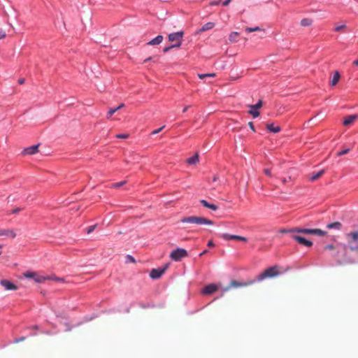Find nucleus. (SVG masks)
<instances>
[{
	"label": "nucleus",
	"mask_w": 358,
	"mask_h": 358,
	"mask_svg": "<svg viewBox=\"0 0 358 358\" xmlns=\"http://www.w3.org/2000/svg\"><path fill=\"white\" fill-rule=\"evenodd\" d=\"M254 281H250L248 283L247 282H240L238 281H236V280H231V282H230V285L229 287H226L224 289V291H227L229 290L231 287H243V286H246L248 285H250L252 283H253Z\"/></svg>",
	"instance_id": "11"
},
{
	"label": "nucleus",
	"mask_w": 358,
	"mask_h": 358,
	"mask_svg": "<svg viewBox=\"0 0 358 358\" xmlns=\"http://www.w3.org/2000/svg\"><path fill=\"white\" fill-rule=\"evenodd\" d=\"M357 117L358 116L357 115H348L345 117L343 123L345 126L350 125L357 118Z\"/></svg>",
	"instance_id": "17"
},
{
	"label": "nucleus",
	"mask_w": 358,
	"mask_h": 358,
	"mask_svg": "<svg viewBox=\"0 0 358 358\" xmlns=\"http://www.w3.org/2000/svg\"><path fill=\"white\" fill-rule=\"evenodd\" d=\"M199 155L198 154H195L192 157L188 158L187 159V162L189 164H196L199 162Z\"/></svg>",
	"instance_id": "24"
},
{
	"label": "nucleus",
	"mask_w": 358,
	"mask_h": 358,
	"mask_svg": "<svg viewBox=\"0 0 358 358\" xmlns=\"http://www.w3.org/2000/svg\"><path fill=\"white\" fill-rule=\"evenodd\" d=\"M238 36V32H236V31L232 32L229 35V40L231 42H235V41H237Z\"/></svg>",
	"instance_id": "28"
},
{
	"label": "nucleus",
	"mask_w": 358,
	"mask_h": 358,
	"mask_svg": "<svg viewBox=\"0 0 358 358\" xmlns=\"http://www.w3.org/2000/svg\"><path fill=\"white\" fill-rule=\"evenodd\" d=\"M71 327H69L66 331H71Z\"/></svg>",
	"instance_id": "63"
},
{
	"label": "nucleus",
	"mask_w": 358,
	"mask_h": 358,
	"mask_svg": "<svg viewBox=\"0 0 358 358\" xmlns=\"http://www.w3.org/2000/svg\"><path fill=\"white\" fill-rule=\"evenodd\" d=\"M183 31L173 32L169 34V41H181L183 37Z\"/></svg>",
	"instance_id": "12"
},
{
	"label": "nucleus",
	"mask_w": 358,
	"mask_h": 358,
	"mask_svg": "<svg viewBox=\"0 0 358 358\" xmlns=\"http://www.w3.org/2000/svg\"><path fill=\"white\" fill-rule=\"evenodd\" d=\"M248 125L253 131H255L254 124L252 122H250Z\"/></svg>",
	"instance_id": "46"
},
{
	"label": "nucleus",
	"mask_w": 358,
	"mask_h": 358,
	"mask_svg": "<svg viewBox=\"0 0 358 358\" xmlns=\"http://www.w3.org/2000/svg\"><path fill=\"white\" fill-rule=\"evenodd\" d=\"M26 339L25 336H21L19 338H16L14 339L13 343H18L20 342L24 341Z\"/></svg>",
	"instance_id": "35"
},
{
	"label": "nucleus",
	"mask_w": 358,
	"mask_h": 358,
	"mask_svg": "<svg viewBox=\"0 0 358 358\" xmlns=\"http://www.w3.org/2000/svg\"><path fill=\"white\" fill-rule=\"evenodd\" d=\"M187 251L183 248H177L173 250L170 255V257L172 260L176 262L180 261L182 258L187 257Z\"/></svg>",
	"instance_id": "3"
},
{
	"label": "nucleus",
	"mask_w": 358,
	"mask_h": 358,
	"mask_svg": "<svg viewBox=\"0 0 358 358\" xmlns=\"http://www.w3.org/2000/svg\"><path fill=\"white\" fill-rule=\"evenodd\" d=\"M200 203L206 208H208L213 211H215L218 209V206L213 204V203H208L207 201L204 200V199H201L200 200Z\"/></svg>",
	"instance_id": "16"
},
{
	"label": "nucleus",
	"mask_w": 358,
	"mask_h": 358,
	"mask_svg": "<svg viewBox=\"0 0 358 358\" xmlns=\"http://www.w3.org/2000/svg\"><path fill=\"white\" fill-rule=\"evenodd\" d=\"M341 223L339 222H335L333 223H329L327 225V228L329 229H337L339 230L341 228Z\"/></svg>",
	"instance_id": "21"
},
{
	"label": "nucleus",
	"mask_w": 358,
	"mask_h": 358,
	"mask_svg": "<svg viewBox=\"0 0 358 358\" xmlns=\"http://www.w3.org/2000/svg\"><path fill=\"white\" fill-rule=\"evenodd\" d=\"M220 237L222 238L224 240L229 241V240H236L238 241L239 236L238 235H231L229 234H221L219 235Z\"/></svg>",
	"instance_id": "18"
},
{
	"label": "nucleus",
	"mask_w": 358,
	"mask_h": 358,
	"mask_svg": "<svg viewBox=\"0 0 358 358\" xmlns=\"http://www.w3.org/2000/svg\"><path fill=\"white\" fill-rule=\"evenodd\" d=\"M266 128L270 132L272 133H278L280 131V127L278 126L275 127L273 124H268L266 125Z\"/></svg>",
	"instance_id": "23"
},
{
	"label": "nucleus",
	"mask_w": 358,
	"mask_h": 358,
	"mask_svg": "<svg viewBox=\"0 0 358 358\" xmlns=\"http://www.w3.org/2000/svg\"><path fill=\"white\" fill-rule=\"evenodd\" d=\"M164 127H165V126H162V127L154 130L152 132V134H157L159 133Z\"/></svg>",
	"instance_id": "39"
},
{
	"label": "nucleus",
	"mask_w": 358,
	"mask_h": 358,
	"mask_svg": "<svg viewBox=\"0 0 358 358\" xmlns=\"http://www.w3.org/2000/svg\"><path fill=\"white\" fill-rule=\"evenodd\" d=\"M262 101L259 100L256 104L249 105V108L250 110H249V113L252 115L254 118L257 117L259 115V112L258 109H259L262 106Z\"/></svg>",
	"instance_id": "6"
},
{
	"label": "nucleus",
	"mask_w": 358,
	"mask_h": 358,
	"mask_svg": "<svg viewBox=\"0 0 358 358\" xmlns=\"http://www.w3.org/2000/svg\"><path fill=\"white\" fill-rule=\"evenodd\" d=\"M347 236L351 237L355 242L358 243V231L351 232Z\"/></svg>",
	"instance_id": "27"
},
{
	"label": "nucleus",
	"mask_w": 358,
	"mask_h": 358,
	"mask_svg": "<svg viewBox=\"0 0 358 358\" xmlns=\"http://www.w3.org/2000/svg\"><path fill=\"white\" fill-rule=\"evenodd\" d=\"M129 311H130L129 308H127V309L126 310V312H127V313H129Z\"/></svg>",
	"instance_id": "62"
},
{
	"label": "nucleus",
	"mask_w": 358,
	"mask_h": 358,
	"mask_svg": "<svg viewBox=\"0 0 358 358\" xmlns=\"http://www.w3.org/2000/svg\"><path fill=\"white\" fill-rule=\"evenodd\" d=\"M345 27V24L337 26L334 28V31H336V32L340 31L341 29H344Z\"/></svg>",
	"instance_id": "38"
},
{
	"label": "nucleus",
	"mask_w": 358,
	"mask_h": 358,
	"mask_svg": "<svg viewBox=\"0 0 358 358\" xmlns=\"http://www.w3.org/2000/svg\"><path fill=\"white\" fill-rule=\"evenodd\" d=\"M181 222L182 223H191V224H208V225H213V222L210 220H208L207 218L203 217H197V216H189V217H184L181 219Z\"/></svg>",
	"instance_id": "1"
},
{
	"label": "nucleus",
	"mask_w": 358,
	"mask_h": 358,
	"mask_svg": "<svg viewBox=\"0 0 358 358\" xmlns=\"http://www.w3.org/2000/svg\"><path fill=\"white\" fill-rule=\"evenodd\" d=\"M0 285L4 287L6 290H17V286L15 285L13 282L11 281L3 279L0 280Z\"/></svg>",
	"instance_id": "9"
},
{
	"label": "nucleus",
	"mask_w": 358,
	"mask_h": 358,
	"mask_svg": "<svg viewBox=\"0 0 358 358\" xmlns=\"http://www.w3.org/2000/svg\"><path fill=\"white\" fill-rule=\"evenodd\" d=\"M334 248V246L331 244L330 245H327L326 247H325V249L326 250H333Z\"/></svg>",
	"instance_id": "48"
},
{
	"label": "nucleus",
	"mask_w": 358,
	"mask_h": 358,
	"mask_svg": "<svg viewBox=\"0 0 358 358\" xmlns=\"http://www.w3.org/2000/svg\"><path fill=\"white\" fill-rule=\"evenodd\" d=\"M231 0H225L222 2V6H227L229 4V3L231 2Z\"/></svg>",
	"instance_id": "45"
},
{
	"label": "nucleus",
	"mask_w": 358,
	"mask_h": 358,
	"mask_svg": "<svg viewBox=\"0 0 358 358\" xmlns=\"http://www.w3.org/2000/svg\"><path fill=\"white\" fill-rule=\"evenodd\" d=\"M280 233L282 234H290L291 235L294 234L296 233L302 234V228L301 227H293L289 229H281L279 231Z\"/></svg>",
	"instance_id": "13"
},
{
	"label": "nucleus",
	"mask_w": 358,
	"mask_h": 358,
	"mask_svg": "<svg viewBox=\"0 0 358 358\" xmlns=\"http://www.w3.org/2000/svg\"><path fill=\"white\" fill-rule=\"evenodd\" d=\"M36 334V333H32V332H31V333L29 334V336H35Z\"/></svg>",
	"instance_id": "60"
},
{
	"label": "nucleus",
	"mask_w": 358,
	"mask_h": 358,
	"mask_svg": "<svg viewBox=\"0 0 358 358\" xmlns=\"http://www.w3.org/2000/svg\"><path fill=\"white\" fill-rule=\"evenodd\" d=\"M218 287L215 284H209L205 286L202 289V293L206 295H209L217 290Z\"/></svg>",
	"instance_id": "10"
},
{
	"label": "nucleus",
	"mask_w": 358,
	"mask_h": 358,
	"mask_svg": "<svg viewBox=\"0 0 358 358\" xmlns=\"http://www.w3.org/2000/svg\"><path fill=\"white\" fill-rule=\"evenodd\" d=\"M96 224H94V225H92V226H90L87 229V234H90L92 233L96 228Z\"/></svg>",
	"instance_id": "36"
},
{
	"label": "nucleus",
	"mask_w": 358,
	"mask_h": 358,
	"mask_svg": "<svg viewBox=\"0 0 358 358\" xmlns=\"http://www.w3.org/2000/svg\"><path fill=\"white\" fill-rule=\"evenodd\" d=\"M163 41V36L162 35H158L155 38L150 41L147 44L150 45H155L160 44Z\"/></svg>",
	"instance_id": "19"
},
{
	"label": "nucleus",
	"mask_w": 358,
	"mask_h": 358,
	"mask_svg": "<svg viewBox=\"0 0 358 358\" xmlns=\"http://www.w3.org/2000/svg\"><path fill=\"white\" fill-rule=\"evenodd\" d=\"M124 106V103H121L120 106H118L117 107H116V108H117V110H120V108H123Z\"/></svg>",
	"instance_id": "56"
},
{
	"label": "nucleus",
	"mask_w": 358,
	"mask_h": 358,
	"mask_svg": "<svg viewBox=\"0 0 358 358\" xmlns=\"http://www.w3.org/2000/svg\"><path fill=\"white\" fill-rule=\"evenodd\" d=\"M168 267L169 264H167L164 267L152 269L150 273V277L155 280L159 278L165 273Z\"/></svg>",
	"instance_id": "4"
},
{
	"label": "nucleus",
	"mask_w": 358,
	"mask_h": 358,
	"mask_svg": "<svg viewBox=\"0 0 358 358\" xmlns=\"http://www.w3.org/2000/svg\"><path fill=\"white\" fill-rule=\"evenodd\" d=\"M302 234H311V235H317L320 236H323L326 235L327 232L325 231H322L319 229H306L302 228Z\"/></svg>",
	"instance_id": "7"
},
{
	"label": "nucleus",
	"mask_w": 358,
	"mask_h": 358,
	"mask_svg": "<svg viewBox=\"0 0 358 358\" xmlns=\"http://www.w3.org/2000/svg\"><path fill=\"white\" fill-rule=\"evenodd\" d=\"M198 76L200 79L203 80L206 78H213L215 76V73H203V74H198Z\"/></svg>",
	"instance_id": "29"
},
{
	"label": "nucleus",
	"mask_w": 358,
	"mask_h": 358,
	"mask_svg": "<svg viewBox=\"0 0 358 358\" xmlns=\"http://www.w3.org/2000/svg\"><path fill=\"white\" fill-rule=\"evenodd\" d=\"M29 329L32 330V329H38V325H34L33 327H29Z\"/></svg>",
	"instance_id": "54"
},
{
	"label": "nucleus",
	"mask_w": 358,
	"mask_h": 358,
	"mask_svg": "<svg viewBox=\"0 0 358 358\" xmlns=\"http://www.w3.org/2000/svg\"><path fill=\"white\" fill-rule=\"evenodd\" d=\"M340 78H341V75H340L339 72L337 71H335L334 73V76L331 80L330 85L331 86H335L339 81Z\"/></svg>",
	"instance_id": "20"
},
{
	"label": "nucleus",
	"mask_w": 358,
	"mask_h": 358,
	"mask_svg": "<svg viewBox=\"0 0 358 358\" xmlns=\"http://www.w3.org/2000/svg\"><path fill=\"white\" fill-rule=\"evenodd\" d=\"M127 261V262H131V263H135L136 262V260L135 259L131 256V255H127L126 257Z\"/></svg>",
	"instance_id": "37"
},
{
	"label": "nucleus",
	"mask_w": 358,
	"mask_h": 358,
	"mask_svg": "<svg viewBox=\"0 0 358 358\" xmlns=\"http://www.w3.org/2000/svg\"><path fill=\"white\" fill-rule=\"evenodd\" d=\"M152 59V57H148L147 59H145L144 60V62L145 63V62H147L148 61H151Z\"/></svg>",
	"instance_id": "57"
},
{
	"label": "nucleus",
	"mask_w": 358,
	"mask_h": 358,
	"mask_svg": "<svg viewBox=\"0 0 358 358\" xmlns=\"http://www.w3.org/2000/svg\"><path fill=\"white\" fill-rule=\"evenodd\" d=\"M264 173L268 176H271V171L269 169H264Z\"/></svg>",
	"instance_id": "47"
},
{
	"label": "nucleus",
	"mask_w": 358,
	"mask_h": 358,
	"mask_svg": "<svg viewBox=\"0 0 358 358\" xmlns=\"http://www.w3.org/2000/svg\"><path fill=\"white\" fill-rule=\"evenodd\" d=\"M22 209H23V208H15V209L12 210L11 213H13V214H15V213H19L20 211H21Z\"/></svg>",
	"instance_id": "42"
},
{
	"label": "nucleus",
	"mask_w": 358,
	"mask_h": 358,
	"mask_svg": "<svg viewBox=\"0 0 358 358\" xmlns=\"http://www.w3.org/2000/svg\"><path fill=\"white\" fill-rule=\"evenodd\" d=\"M208 252V250H203L202 252H201V253L199 254V257L203 256V255L206 254Z\"/></svg>",
	"instance_id": "53"
},
{
	"label": "nucleus",
	"mask_w": 358,
	"mask_h": 358,
	"mask_svg": "<svg viewBox=\"0 0 358 358\" xmlns=\"http://www.w3.org/2000/svg\"><path fill=\"white\" fill-rule=\"evenodd\" d=\"M350 150V148H346V149L342 150L339 151V152L337 153V155H338V156H342V155H345V154L348 153Z\"/></svg>",
	"instance_id": "33"
},
{
	"label": "nucleus",
	"mask_w": 358,
	"mask_h": 358,
	"mask_svg": "<svg viewBox=\"0 0 358 358\" xmlns=\"http://www.w3.org/2000/svg\"><path fill=\"white\" fill-rule=\"evenodd\" d=\"M56 280H59V281H60V280H61V281H62V280H62V279H61V278H57Z\"/></svg>",
	"instance_id": "64"
},
{
	"label": "nucleus",
	"mask_w": 358,
	"mask_h": 358,
	"mask_svg": "<svg viewBox=\"0 0 358 358\" xmlns=\"http://www.w3.org/2000/svg\"><path fill=\"white\" fill-rule=\"evenodd\" d=\"M24 275L27 278L33 279L36 282H38V283H42L47 279V278H45L41 275H38L36 273L31 272V271H27V272L24 273Z\"/></svg>",
	"instance_id": "5"
},
{
	"label": "nucleus",
	"mask_w": 358,
	"mask_h": 358,
	"mask_svg": "<svg viewBox=\"0 0 358 358\" xmlns=\"http://www.w3.org/2000/svg\"><path fill=\"white\" fill-rule=\"evenodd\" d=\"M38 145H34L27 148L22 151V153L24 155H34L38 152Z\"/></svg>",
	"instance_id": "14"
},
{
	"label": "nucleus",
	"mask_w": 358,
	"mask_h": 358,
	"mask_svg": "<svg viewBox=\"0 0 358 358\" xmlns=\"http://www.w3.org/2000/svg\"><path fill=\"white\" fill-rule=\"evenodd\" d=\"M219 3V1H215L212 3L213 5H217Z\"/></svg>",
	"instance_id": "59"
},
{
	"label": "nucleus",
	"mask_w": 358,
	"mask_h": 358,
	"mask_svg": "<svg viewBox=\"0 0 358 358\" xmlns=\"http://www.w3.org/2000/svg\"><path fill=\"white\" fill-rule=\"evenodd\" d=\"M245 30H246L247 32H252V31H259L260 28L259 27H253V28L248 27V28H246Z\"/></svg>",
	"instance_id": "34"
},
{
	"label": "nucleus",
	"mask_w": 358,
	"mask_h": 358,
	"mask_svg": "<svg viewBox=\"0 0 358 358\" xmlns=\"http://www.w3.org/2000/svg\"><path fill=\"white\" fill-rule=\"evenodd\" d=\"M291 180V178H290V177H289L288 178H282V182L283 183H286V182H288L289 180Z\"/></svg>",
	"instance_id": "50"
},
{
	"label": "nucleus",
	"mask_w": 358,
	"mask_h": 358,
	"mask_svg": "<svg viewBox=\"0 0 358 358\" xmlns=\"http://www.w3.org/2000/svg\"><path fill=\"white\" fill-rule=\"evenodd\" d=\"M207 245H208V247H213L215 245H214V243H213L212 241H209L208 242Z\"/></svg>",
	"instance_id": "51"
},
{
	"label": "nucleus",
	"mask_w": 358,
	"mask_h": 358,
	"mask_svg": "<svg viewBox=\"0 0 358 358\" xmlns=\"http://www.w3.org/2000/svg\"><path fill=\"white\" fill-rule=\"evenodd\" d=\"M291 238L292 239H294V241H296V242H298L301 245H303L307 247H311L313 245V242L306 239L305 238H303L301 236L292 234V235H291Z\"/></svg>",
	"instance_id": "8"
},
{
	"label": "nucleus",
	"mask_w": 358,
	"mask_h": 358,
	"mask_svg": "<svg viewBox=\"0 0 358 358\" xmlns=\"http://www.w3.org/2000/svg\"><path fill=\"white\" fill-rule=\"evenodd\" d=\"M138 306L142 308H148L150 307H154V305H150V303H144L143 302H139Z\"/></svg>",
	"instance_id": "31"
},
{
	"label": "nucleus",
	"mask_w": 358,
	"mask_h": 358,
	"mask_svg": "<svg viewBox=\"0 0 358 358\" xmlns=\"http://www.w3.org/2000/svg\"><path fill=\"white\" fill-rule=\"evenodd\" d=\"M312 23L313 20L310 18H303L301 20V25L303 27H309Z\"/></svg>",
	"instance_id": "26"
},
{
	"label": "nucleus",
	"mask_w": 358,
	"mask_h": 358,
	"mask_svg": "<svg viewBox=\"0 0 358 358\" xmlns=\"http://www.w3.org/2000/svg\"><path fill=\"white\" fill-rule=\"evenodd\" d=\"M214 26H215V24L213 22H207L202 26V27L200 29V31H206L210 30V29H213L214 27Z\"/></svg>",
	"instance_id": "25"
},
{
	"label": "nucleus",
	"mask_w": 358,
	"mask_h": 358,
	"mask_svg": "<svg viewBox=\"0 0 358 358\" xmlns=\"http://www.w3.org/2000/svg\"><path fill=\"white\" fill-rule=\"evenodd\" d=\"M279 274V272L277 270V266H271L268 268L266 269L264 272L258 275L254 282H261L266 278H273L277 276Z\"/></svg>",
	"instance_id": "2"
},
{
	"label": "nucleus",
	"mask_w": 358,
	"mask_h": 358,
	"mask_svg": "<svg viewBox=\"0 0 358 358\" xmlns=\"http://www.w3.org/2000/svg\"><path fill=\"white\" fill-rule=\"evenodd\" d=\"M190 108V106H185V107L183 108V110H182V113H185V112H187V110H188V108Z\"/></svg>",
	"instance_id": "55"
},
{
	"label": "nucleus",
	"mask_w": 358,
	"mask_h": 358,
	"mask_svg": "<svg viewBox=\"0 0 358 358\" xmlns=\"http://www.w3.org/2000/svg\"><path fill=\"white\" fill-rule=\"evenodd\" d=\"M5 36H6V32L3 30L0 29V39L3 38Z\"/></svg>",
	"instance_id": "44"
},
{
	"label": "nucleus",
	"mask_w": 358,
	"mask_h": 358,
	"mask_svg": "<svg viewBox=\"0 0 358 358\" xmlns=\"http://www.w3.org/2000/svg\"><path fill=\"white\" fill-rule=\"evenodd\" d=\"M181 45H182V41H176V43L175 44H172L171 45L173 46V48H179L181 46Z\"/></svg>",
	"instance_id": "41"
},
{
	"label": "nucleus",
	"mask_w": 358,
	"mask_h": 358,
	"mask_svg": "<svg viewBox=\"0 0 358 358\" xmlns=\"http://www.w3.org/2000/svg\"><path fill=\"white\" fill-rule=\"evenodd\" d=\"M238 241L246 242L248 240H247V238L245 237L239 236Z\"/></svg>",
	"instance_id": "49"
},
{
	"label": "nucleus",
	"mask_w": 358,
	"mask_h": 358,
	"mask_svg": "<svg viewBox=\"0 0 358 358\" xmlns=\"http://www.w3.org/2000/svg\"><path fill=\"white\" fill-rule=\"evenodd\" d=\"M24 80H24V78H20V79L18 80V83H19L20 85H22L23 83H24Z\"/></svg>",
	"instance_id": "52"
},
{
	"label": "nucleus",
	"mask_w": 358,
	"mask_h": 358,
	"mask_svg": "<svg viewBox=\"0 0 358 358\" xmlns=\"http://www.w3.org/2000/svg\"><path fill=\"white\" fill-rule=\"evenodd\" d=\"M217 178L216 176H214V178H213V180L215 182V181H216V180H217Z\"/></svg>",
	"instance_id": "61"
},
{
	"label": "nucleus",
	"mask_w": 358,
	"mask_h": 358,
	"mask_svg": "<svg viewBox=\"0 0 358 358\" xmlns=\"http://www.w3.org/2000/svg\"><path fill=\"white\" fill-rule=\"evenodd\" d=\"M125 183H126V181L115 182V183L112 184V187L114 188H119V187H122V185H124Z\"/></svg>",
	"instance_id": "32"
},
{
	"label": "nucleus",
	"mask_w": 358,
	"mask_h": 358,
	"mask_svg": "<svg viewBox=\"0 0 358 358\" xmlns=\"http://www.w3.org/2000/svg\"><path fill=\"white\" fill-rule=\"evenodd\" d=\"M324 170H321L317 173H313L310 178V180L315 181V180H317L324 174Z\"/></svg>",
	"instance_id": "22"
},
{
	"label": "nucleus",
	"mask_w": 358,
	"mask_h": 358,
	"mask_svg": "<svg viewBox=\"0 0 358 358\" xmlns=\"http://www.w3.org/2000/svg\"><path fill=\"white\" fill-rule=\"evenodd\" d=\"M6 236L14 238L16 234L13 229H0V236Z\"/></svg>",
	"instance_id": "15"
},
{
	"label": "nucleus",
	"mask_w": 358,
	"mask_h": 358,
	"mask_svg": "<svg viewBox=\"0 0 358 358\" xmlns=\"http://www.w3.org/2000/svg\"><path fill=\"white\" fill-rule=\"evenodd\" d=\"M172 48H173V46H172L171 45H169V46H167V47H165L163 50L164 52H169L170 50H171Z\"/></svg>",
	"instance_id": "43"
},
{
	"label": "nucleus",
	"mask_w": 358,
	"mask_h": 358,
	"mask_svg": "<svg viewBox=\"0 0 358 358\" xmlns=\"http://www.w3.org/2000/svg\"><path fill=\"white\" fill-rule=\"evenodd\" d=\"M116 111H117V108H110L107 113L106 117L110 118Z\"/></svg>",
	"instance_id": "30"
},
{
	"label": "nucleus",
	"mask_w": 358,
	"mask_h": 358,
	"mask_svg": "<svg viewBox=\"0 0 358 358\" xmlns=\"http://www.w3.org/2000/svg\"><path fill=\"white\" fill-rule=\"evenodd\" d=\"M353 64L355 66H358V59L353 62Z\"/></svg>",
	"instance_id": "58"
},
{
	"label": "nucleus",
	"mask_w": 358,
	"mask_h": 358,
	"mask_svg": "<svg viewBox=\"0 0 358 358\" xmlns=\"http://www.w3.org/2000/svg\"><path fill=\"white\" fill-rule=\"evenodd\" d=\"M116 137L118 138H127L128 137V134H117L116 136Z\"/></svg>",
	"instance_id": "40"
}]
</instances>
